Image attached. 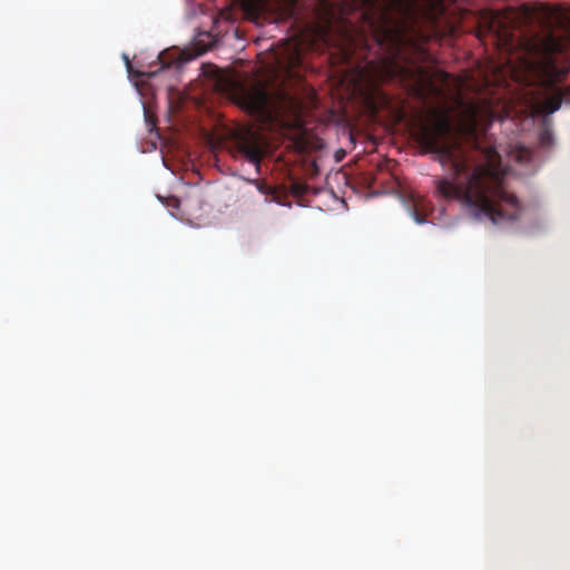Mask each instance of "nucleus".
<instances>
[{"mask_svg":"<svg viewBox=\"0 0 570 570\" xmlns=\"http://www.w3.org/2000/svg\"><path fill=\"white\" fill-rule=\"evenodd\" d=\"M287 2V154L302 161L303 174L309 178L318 174L314 154L323 140L313 132L299 128L292 131L289 116L303 108L289 91L292 63L305 50L336 48L350 58L358 31H368L375 40L396 48L413 38L423 37L420 22L425 19L434 26L436 16L445 11V2H312L311 17L296 18V4Z\"/></svg>","mask_w":570,"mask_h":570,"instance_id":"f257e3e1","label":"nucleus"},{"mask_svg":"<svg viewBox=\"0 0 570 570\" xmlns=\"http://www.w3.org/2000/svg\"><path fill=\"white\" fill-rule=\"evenodd\" d=\"M417 142L432 153L450 177L435 180L436 193L445 200H456L476 219L493 224L517 220L522 205L503 185L501 157L485 135L473 129L470 147L452 137L449 117L431 109L415 131Z\"/></svg>","mask_w":570,"mask_h":570,"instance_id":"f03ea898","label":"nucleus"},{"mask_svg":"<svg viewBox=\"0 0 570 570\" xmlns=\"http://www.w3.org/2000/svg\"><path fill=\"white\" fill-rule=\"evenodd\" d=\"M233 101L275 138L285 137V55L266 52L259 72L247 82H236Z\"/></svg>","mask_w":570,"mask_h":570,"instance_id":"7ed1b4c3","label":"nucleus"},{"mask_svg":"<svg viewBox=\"0 0 570 570\" xmlns=\"http://www.w3.org/2000/svg\"><path fill=\"white\" fill-rule=\"evenodd\" d=\"M498 21V29L539 28L542 37L535 36V50L550 59L562 50L563 40L570 37V12L560 2H521L517 9L509 7L495 12L491 29Z\"/></svg>","mask_w":570,"mask_h":570,"instance_id":"20e7f679","label":"nucleus"},{"mask_svg":"<svg viewBox=\"0 0 570 570\" xmlns=\"http://www.w3.org/2000/svg\"><path fill=\"white\" fill-rule=\"evenodd\" d=\"M193 3L207 20L202 22L204 29H199L194 38L197 55L212 49L218 38L228 32V27L238 19L264 26L282 18V13L277 12L273 6L276 2H227L228 6L217 10L209 8L207 2ZM277 4H285V2H277Z\"/></svg>","mask_w":570,"mask_h":570,"instance_id":"39448f33","label":"nucleus"},{"mask_svg":"<svg viewBox=\"0 0 570 570\" xmlns=\"http://www.w3.org/2000/svg\"><path fill=\"white\" fill-rule=\"evenodd\" d=\"M228 139L233 155L245 158L258 171L266 149L261 131L249 125H236L229 130Z\"/></svg>","mask_w":570,"mask_h":570,"instance_id":"423d86ee","label":"nucleus"},{"mask_svg":"<svg viewBox=\"0 0 570 570\" xmlns=\"http://www.w3.org/2000/svg\"><path fill=\"white\" fill-rule=\"evenodd\" d=\"M413 95L420 100L422 104H429L432 97H442L444 90L442 87L438 86L426 71L420 70L416 76V80L412 86Z\"/></svg>","mask_w":570,"mask_h":570,"instance_id":"0eeeda50","label":"nucleus"},{"mask_svg":"<svg viewBox=\"0 0 570 570\" xmlns=\"http://www.w3.org/2000/svg\"><path fill=\"white\" fill-rule=\"evenodd\" d=\"M308 190V186L305 183L293 180L289 170V159H287V196L291 194L295 197L304 196Z\"/></svg>","mask_w":570,"mask_h":570,"instance_id":"6e6552de","label":"nucleus"},{"mask_svg":"<svg viewBox=\"0 0 570 570\" xmlns=\"http://www.w3.org/2000/svg\"><path fill=\"white\" fill-rule=\"evenodd\" d=\"M540 144L543 147H550L553 144V136L552 132L549 129H543L540 132Z\"/></svg>","mask_w":570,"mask_h":570,"instance_id":"1a4fd4ad","label":"nucleus"},{"mask_svg":"<svg viewBox=\"0 0 570 570\" xmlns=\"http://www.w3.org/2000/svg\"><path fill=\"white\" fill-rule=\"evenodd\" d=\"M436 77H438V80H440L442 82V85L448 86V82H449V79H450V75L448 72L439 71L436 73Z\"/></svg>","mask_w":570,"mask_h":570,"instance_id":"9d476101","label":"nucleus"},{"mask_svg":"<svg viewBox=\"0 0 570 570\" xmlns=\"http://www.w3.org/2000/svg\"><path fill=\"white\" fill-rule=\"evenodd\" d=\"M167 55L168 53L166 51H164L159 55V60L163 65V68H167L170 66V61L167 60Z\"/></svg>","mask_w":570,"mask_h":570,"instance_id":"9b49d317","label":"nucleus"},{"mask_svg":"<svg viewBox=\"0 0 570 570\" xmlns=\"http://www.w3.org/2000/svg\"><path fill=\"white\" fill-rule=\"evenodd\" d=\"M413 218L419 224H423L425 222V218L417 212V209L413 210Z\"/></svg>","mask_w":570,"mask_h":570,"instance_id":"f8f14e48","label":"nucleus"},{"mask_svg":"<svg viewBox=\"0 0 570 570\" xmlns=\"http://www.w3.org/2000/svg\"><path fill=\"white\" fill-rule=\"evenodd\" d=\"M559 106H560V102L553 104V106L551 107L550 111L551 112L556 111L559 108Z\"/></svg>","mask_w":570,"mask_h":570,"instance_id":"ddd939ff","label":"nucleus"},{"mask_svg":"<svg viewBox=\"0 0 570 570\" xmlns=\"http://www.w3.org/2000/svg\"><path fill=\"white\" fill-rule=\"evenodd\" d=\"M279 45H281V46H285V39L279 40Z\"/></svg>","mask_w":570,"mask_h":570,"instance_id":"4468645a","label":"nucleus"},{"mask_svg":"<svg viewBox=\"0 0 570 570\" xmlns=\"http://www.w3.org/2000/svg\"><path fill=\"white\" fill-rule=\"evenodd\" d=\"M524 151L520 150V159L523 157Z\"/></svg>","mask_w":570,"mask_h":570,"instance_id":"2eb2a0df","label":"nucleus"}]
</instances>
